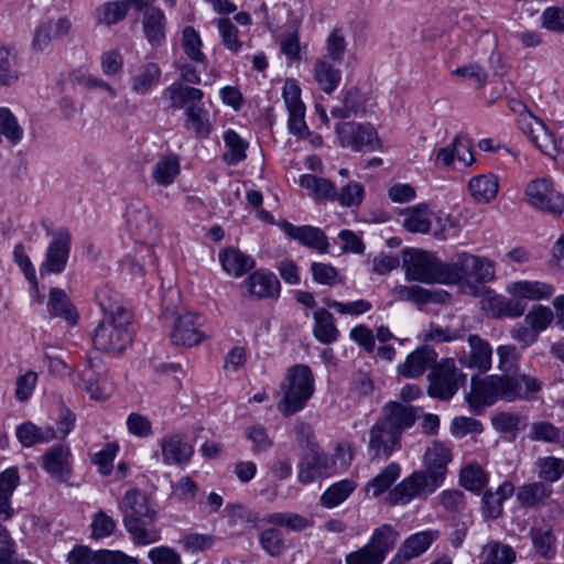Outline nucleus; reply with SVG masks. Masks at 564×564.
<instances>
[{
    "label": "nucleus",
    "instance_id": "nucleus-1",
    "mask_svg": "<svg viewBox=\"0 0 564 564\" xmlns=\"http://www.w3.org/2000/svg\"><path fill=\"white\" fill-rule=\"evenodd\" d=\"M451 459V449L444 443L434 441L424 454L425 468L413 471L390 490L387 502L398 506L406 505L414 498L426 499L444 482Z\"/></svg>",
    "mask_w": 564,
    "mask_h": 564
},
{
    "label": "nucleus",
    "instance_id": "nucleus-2",
    "mask_svg": "<svg viewBox=\"0 0 564 564\" xmlns=\"http://www.w3.org/2000/svg\"><path fill=\"white\" fill-rule=\"evenodd\" d=\"M542 382L530 375H491L484 379L471 377L469 402L491 405L498 399L503 401L533 400L541 391Z\"/></svg>",
    "mask_w": 564,
    "mask_h": 564
},
{
    "label": "nucleus",
    "instance_id": "nucleus-3",
    "mask_svg": "<svg viewBox=\"0 0 564 564\" xmlns=\"http://www.w3.org/2000/svg\"><path fill=\"white\" fill-rule=\"evenodd\" d=\"M284 395L280 410L284 415L301 411L314 393V376L306 365H295L288 370Z\"/></svg>",
    "mask_w": 564,
    "mask_h": 564
},
{
    "label": "nucleus",
    "instance_id": "nucleus-4",
    "mask_svg": "<svg viewBox=\"0 0 564 564\" xmlns=\"http://www.w3.org/2000/svg\"><path fill=\"white\" fill-rule=\"evenodd\" d=\"M467 376L456 367L453 358H444L434 364L427 376V394L431 398L448 401L466 383Z\"/></svg>",
    "mask_w": 564,
    "mask_h": 564
},
{
    "label": "nucleus",
    "instance_id": "nucleus-5",
    "mask_svg": "<svg viewBox=\"0 0 564 564\" xmlns=\"http://www.w3.org/2000/svg\"><path fill=\"white\" fill-rule=\"evenodd\" d=\"M403 268L409 281H417L426 284H443L444 262L433 252L417 249L405 250Z\"/></svg>",
    "mask_w": 564,
    "mask_h": 564
},
{
    "label": "nucleus",
    "instance_id": "nucleus-6",
    "mask_svg": "<svg viewBox=\"0 0 564 564\" xmlns=\"http://www.w3.org/2000/svg\"><path fill=\"white\" fill-rule=\"evenodd\" d=\"M130 325L122 318H102L94 332L95 348L109 354L121 352L132 340Z\"/></svg>",
    "mask_w": 564,
    "mask_h": 564
},
{
    "label": "nucleus",
    "instance_id": "nucleus-7",
    "mask_svg": "<svg viewBox=\"0 0 564 564\" xmlns=\"http://www.w3.org/2000/svg\"><path fill=\"white\" fill-rule=\"evenodd\" d=\"M527 203L534 209L552 215L564 212V196L556 191L546 177L535 178L528 183L525 188Z\"/></svg>",
    "mask_w": 564,
    "mask_h": 564
},
{
    "label": "nucleus",
    "instance_id": "nucleus-8",
    "mask_svg": "<svg viewBox=\"0 0 564 564\" xmlns=\"http://www.w3.org/2000/svg\"><path fill=\"white\" fill-rule=\"evenodd\" d=\"M78 386L91 399H107L113 391V384L108 378V369L99 358H89L78 372Z\"/></svg>",
    "mask_w": 564,
    "mask_h": 564
},
{
    "label": "nucleus",
    "instance_id": "nucleus-9",
    "mask_svg": "<svg viewBox=\"0 0 564 564\" xmlns=\"http://www.w3.org/2000/svg\"><path fill=\"white\" fill-rule=\"evenodd\" d=\"M335 131L340 144L355 151H375L381 147L377 131L370 124L341 122L336 126Z\"/></svg>",
    "mask_w": 564,
    "mask_h": 564
},
{
    "label": "nucleus",
    "instance_id": "nucleus-10",
    "mask_svg": "<svg viewBox=\"0 0 564 564\" xmlns=\"http://www.w3.org/2000/svg\"><path fill=\"white\" fill-rule=\"evenodd\" d=\"M127 224L135 240L152 243L159 236V225L141 199H132L126 209Z\"/></svg>",
    "mask_w": 564,
    "mask_h": 564
},
{
    "label": "nucleus",
    "instance_id": "nucleus-11",
    "mask_svg": "<svg viewBox=\"0 0 564 564\" xmlns=\"http://www.w3.org/2000/svg\"><path fill=\"white\" fill-rule=\"evenodd\" d=\"M334 465V459L318 445H311L305 448L300 459L297 480L304 485L311 484L318 478L328 476Z\"/></svg>",
    "mask_w": 564,
    "mask_h": 564
},
{
    "label": "nucleus",
    "instance_id": "nucleus-12",
    "mask_svg": "<svg viewBox=\"0 0 564 564\" xmlns=\"http://www.w3.org/2000/svg\"><path fill=\"white\" fill-rule=\"evenodd\" d=\"M70 240L68 229L59 228L57 230L53 240L48 243L45 260L40 267L42 275L61 273L65 270L70 251Z\"/></svg>",
    "mask_w": 564,
    "mask_h": 564
},
{
    "label": "nucleus",
    "instance_id": "nucleus-13",
    "mask_svg": "<svg viewBox=\"0 0 564 564\" xmlns=\"http://www.w3.org/2000/svg\"><path fill=\"white\" fill-rule=\"evenodd\" d=\"M399 432L391 429L383 420L379 419L369 431V451L372 457H389L401 444Z\"/></svg>",
    "mask_w": 564,
    "mask_h": 564
},
{
    "label": "nucleus",
    "instance_id": "nucleus-14",
    "mask_svg": "<svg viewBox=\"0 0 564 564\" xmlns=\"http://www.w3.org/2000/svg\"><path fill=\"white\" fill-rule=\"evenodd\" d=\"M123 527L135 545H150L161 540V530L156 525V518L124 516Z\"/></svg>",
    "mask_w": 564,
    "mask_h": 564
},
{
    "label": "nucleus",
    "instance_id": "nucleus-15",
    "mask_svg": "<svg viewBox=\"0 0 564 564\" xmlns=\"http://www.w3.org/2000/svg\"><path fill=\"white\" fill-rule=\"evenodd\" d=\"M203 318L192 312L178 316L171 332V340L175 345L194 346L200 343L204 334L200 330Z\"/></svg>",
    "mask_w": 564,
    "mask_h": 564
},
{
    "label": "nucleus",
    "instance_id": "nucleus-16",
    "mask_svg": "<svg viewBox=\"0 0 564 564\" xmlns=\"http://www.w3.org/2000/svg\"><path fill=\"white\" fill-rule=\"evenodd\" d=\"M467 343L469 351L463 352L458 361L469 369L487 372L491 368L492 348L490 344L477 334L469 335Z\"/></svg>",
    "mask_w": 564,
    "mask_h": 564
},
{
    "label": "nucleus",
    "instance_id": "nucleus-17",
    "mask_svg": "<svg viewBox=\"0 0 564 564\" xmlns=\"http://www.w3.org/2000/svg\"><path fill=\"white\" fill-rule=\"evenodd\" d=\"M96 301L104 313V318H122L132 322V312L127 307L121 295L113 289L104 285L96 291Z\"/></svg>",
    "mask_w": 564,
    "mask_h": 564
},
{
    "label": "nucleus",
    "instance_id": "nucleus-18",
    "mask_svg": "<svg viewBox=\"0 0 564 564\" xmlns=\"http://www.w3.org/2000/svg\"><path fill=\"white\" fill-rule=\"evenodd\" d=\"M437 352L430 346H422L408 355L405 360L400 364L397 371L404 378H417L422 376L427 368L436 364Z\"/></svg>",
    "mask_w": 564,
    "mask_h": 564
},
{
    "label": "nucleus",
    "instance_id": "nucleus-19",
    "mask_svg": "<svg viewBox=\"0 0 564 564\" xmlns=\"http://www.w3.org/2000/svg\"><path fill=\"white\" fill-rule=\"evenodd\" d=\"M282 230L292 239L305 247L316 249L321 253L328 251V240L325 232L313 226H295L286 220L281 223Z\"/></svg>",
    "mask_w": 564,
    "mask_h": 564
},
{
    "label": "nucleus",
    "instance_id": "nucleus-20",
    "mask_svg": "<svg viewBox=\"0 0 564 564\" xmlns=\"http://www.w3.org/2000/svg\"><path fill=\"white\" fill-rule=\"evenodd\" d=\"M70 451L66 445H54L43 456L44 469L59 481H66L72 474Z\"/></svg>",
    "mask_w": 564,
    "mask_h": 564
},
{
    "label": "nucleus",
    "instance_id": "nucleus-21",
    "mask_svg": "<svg viewBox=\"0 0 564 564\" xmlns=\"http://www.w3.org/2000/svg\"><path fill=\"white\" fill-rule=\"evenodd\" d=\"M242 284L249 294L259 299H272L280 293V282L278 278L269 271L257 270L251 273Z\"/></svg>",
    "mask_w": 564,
    "mask_h": 564
},
{
    "label": "nucleus",
    "instance_id": "nucleus-22",
    "mask_svg": "<svg viewBox=\"0 0 564 564\" xmlns=\"http://www.w3.org/2000/svg\"><path fill=\"white\" fill-rule=\"evenodd\" d=\"M163 462L167 465H186L193 454V447L181 435L164 436L160 441Z\"/></svg>",
    "mask_w": 564,
    "mask_h": 564
},
{
    "label": "nucleus",
    "instance_id": "nucleus-23",
    "mask_svg": "<svg viewBox=\"0 0 564 564\" xmlns=\"http://www.w3.org/2000/svg\"><path fill=\"white\" fill-rule=\"evenodd\" d=\"M380 419L402 436L403 432L415 423L416 412L413 406L391 401L384 405L383 415Z\"/></svg>",
    "mask_w": 564,
    "mask_h": 564
},
{
    "label": "nucleus",
    "instance_id": "nucleus-24",
    "mask_svg": "<svg viewBox=\"0 0 564 564\" xmlns=\"http://www.w3.org/2000/svg\"><path fill=\"white\" fill-rule=\"evenodd\" d=\"M142 28L147 41L153 46H161L165 42L166 18L164 12L156 7L144 10Z\"/></svg>",
    "mask_w": 564,
    "mask_h": 564
},
{
    "label": "nucleus",
    "instance_id": "nucleus-25",
    "mask_svg": "<svg viewBox=\"0 0 564 564\" xmlns=\"http://www.w3.org/2000/svg\"><path fill=\"white\" fill-rule=\"evenodd\" d=\"M70 28L72 23L66 18H59L56 21H47L41 24L34 32L32 48L37 52L44 51L53 39L67 35Z\"/></svg>",
    "mask_w": 564,
    "mask_h": 564
},
{
    "label": "nucleus",
    "instance_id": "nucleus-26",
    "mask_svg": "<svg viewBox=\"0 0 564 564\" xmlns=\"http://www.w3.org/2000/svg\"><path fill=\"white\" fill-rule=\"evenodd\" d=\"M508 294L519 297L520 300L540 301L549 299L554 293L551 284L540 281H516L507 285Z\"/></svg>",
    "mask_w": 564,
    "mask_h": 564
},
{
    "label": "nucleus",
    "instance_id": "nucleus-27",
    "mask_svg": "<svg viewBox=\"0 0 564 564\" xmlns=\"http://www.w3.org/2000/svg\"><path fill=\"white\" fill-rule=\"evenodd\" d=\"M119 510L124 516L156 518V511L150 506L148 496L139 489H130L119 502Z\"/></svg>",
    "mask_w": 564,
    "mask_h": 564
},
{
    "label": "nucleus",
    "instance_id": "nucleus-28",
    "mask_svg": "<svg viewBox=\"0 0 564 564\" xmlns=\"http://www.w3.org/2000/svg\"><path fill=\"white\" fill-rule=\"evenodd\" d=\"M436 159L445 166H451L455 160L465 165H471L475 162L470 142L460 135H457L451 145L441 148L436 153Z\"/></svg>",
    "mask_w": 564,
    "mask_h": 564
},
{
    "label": "nucleus",
    "instance_id": "nucleus-29",
    "mask_svg": "<svg viewBox=\"0 0 564 564\" xmlns=\"http://www.w3.org/2000/svg\"><path fill=\"white\" fill-rule=\"evenodd\" d=\"M474 254L458 253L452 263H444L443 284H457L473 278Z\"/></svg>",
    "mask_w": 564,
    "mask_h": 564
},
{
    "label": "nucleus",
    "instance_id": "nucleus-30",
    "mask_svg": "<svg viewBox=\"0 0 564 564\" xmlns=\"http://www.w3.org/2000/svg\"><path fill=\"white\" fill-rule=\"evenodd\" d=\"M430 207L425 203L402 210V226L412 234H427L431 230Z\"/></svg>",
    "mask_w": 564,
    "mask_h": 564
},
{
    "label": "nucleus",
    "instance_id": "nucleus-31",
    "mask_svg": "<svg viewBox=\"0 0 564 564\" xmlns=\"http://www.w3.org/2000/svg\"><path fill=\"white\" fill-rule=\"evenodd\" d=\"M468 191L476 203L487 204L496 198L499 191L497 175L488 173L470 178Z\"/></svg>",
    "mask_w": 564,
    "mask_h": 564
},
{
    "label": "nucleus",
    "instance_id": "nucleus-32",
    "mask_svg": "<svg viewBox=\"0 0 564 564\" xmlns=\"http://www.w3.org/2000/svg\"><path fill=\"white\" fill-rule=\"evenodd\" d=\"M20 482L18 469L8 468L0 474V518L9 520L14 514L11 507V497Z\"/></svg>",
    "mask_w": 564,
    "mask_h": 564
},
{
    "label": "nucleus",
    "instance_id": "nucleus-33",
    "mask_svg": "<svg viewBox=\"0 0 564 564\" xmlns=\"http://www.w3.org/2000/svg\"><path fill=\"white\" fill-rule=\"evenodd\" d=\"M218 257L224 271L236 278L242 276L256 264L250 256L235 248L220 251Z\"/></svg>",
    "mask_w": 564,
    "mask_h": 564
},
{
    "label": "nucleus",
    "instance_id": "nucleus-34",
    "mask_svg": "<svg viewBox=\"0 0 564 564\" xmlns=\"http://www.w3.org/2000/svg\"><path fill=\"white\" fill-rule=\"evenodd\" d=\"M161 68L156 63H145L139 67L131 77V89L139 96L149 94L153 87L160 84Z\"/></svg>",
    "mask_w": 564,
    "mask_h": 564
},
{
    "label": "nucleus",
    "instance_id": "nucleus-35",
    "mask_svg": "<svg viewBox=\"0 0 564 564\" xmlns=\"http://www.w3.org/2000/svg\"><path fill=\"white\" fill-rule=\"evenodd\" d=\"M47 310L51 316L61 317L70 325H75L78 321V313L75 306L62 289L54 288L50 291Z\"/></svg>",
    "mask_w": 564,
    "mask_h": 564
},
{
    "label": "nucleus",
    "instance_id": "nucleus-36",
    "mask_svg": "<svg viewBox=\"0 0 564 564\" xmlns=\"http://www.w3.org/2000/svg\"><path fill=\"white\" fill-rule=\"evenodd\" d=\"M180 173V158L171 153L159 158L152 169V178L159 186L167 187L174 183Z\"/></svg>",
    "mask_w": 564,
    "mask_h": 564
},
{
    "label": "nucleus",
    "instance_id": "nucleus-37",
    "mask_svg": "<svg viewBox=\"0 0 564 564\" xmlns=\"http://www.w3.org/2000/svg\"><path fill=\"white\" fill-rule=\"evenodd\" d=\"M514 487L510 481L502 482L496 491L486 490L482 496V512L485 517L497 519L502 514L503 501L513 494Z\"/></svg>",
    "mask_w": 564,
    "mask_h": 564
},
{
    "label": "nucleus",
    "instance_id": "nucleus-38",
    "mask_svg": "<svg viewBox=\"0 0 564 564\" xmlns=\"http://www.w3.org/2000/svg\"><path fill=\"white\" fill-rule=\"evenodd\" d=\"M313 76L319 88L327 95L333 94L341 80L340 69L325 58L315 63Z\"/></svg>",
    "mask_w": 564,
    "mask_h": 564
},
{
    "label": "nucleus",
    "instance_id": "nucleus-39",
    "mask_svg": "<svg viewBox=\"0 0 564 564\" xmlns=\"http://www.w3.org/2000/svg\"><path fill=\"white\" fill-rule=\"evenodd\" d=\"M552 494L550 485L541 481L522 485L517 490L520 506L533 508L542 505Z\"/></svg>",
    "mask_w": 564,
    "mask_h": 564
},
{
    "label": "nucleus",
    "instance_id": "nucleus-40",
    "mask_svg": "<svg viewBox=\"0 0 564 564\" xmlns=\"http://www.w3.org/2000/svg\"><path fill=\"white\" fill-rule=\"evenodd\" d=\"M313 318L315 321L313 334L319 343L330 344L338 338L339 332L335 326V318L330 312L326 308H317L313 314Z\"/></svg>",
    "mask_w": 564,
    "mask_h": 564
},
{
    "label": "nucleus",
    "instance_id": "nucleus-41",
    "mask_svg": "<svg viewBox=\"0 0 564 564\" xmlns=\"http://www.w3.org/2000/svg\"><path fill=\"white\" fill-rule=\"evenodd\" d=\"M56 432L52 426L39 427L35 424L28 422L17 427V437L19 442L25 446L31 447L35 444L47 443L56 438Z\"/></svg>",
    "mask_w": 564,
    "mask_h": 564
},
{
    "label": "nucleus",
    "instance_id": "nucleus-42",
    "mask_svg": "<svg viewBox=\"0 0 564 564\" xmlns=\"http://www.w3.org/2000/svg\"><path fill=\"white\" fill-rule=\"evenodd\" d=\"M357 484L351 479H343L329 486L321 496L319 503L324 508L333 509L346 501L356 490Z\"/></svg>",
    "mask_w": 564,
    "mask_h": 564
},
{
    "label": "nucleus",
    "instance_id": "nucleus-43",
    "mask_svg": "<svg viewBox=\"0 0 564 564\" xmlns=\"http://www.w3.org/2000/svg\"><path fill=\"white\" fill-rule=\"evenodd\" d=\"M398 536V532L390 524H382L373 531L367 544L376 554L380 555V560L383 562L387 554L394 547Z\"/></svg>",
    "mask_w": 564,
    "mask_h": 564
},
{
    "label": "nucleus",
    "instance_id": "nucleus-44",
    "mask_svg": "<svg viewBox=\"0 0 564 564\" xmlns=\"http://www.w3.org/2000/svg\"><path fill=\"white\" fill-rule=\"evenodd\" d=\"M530 536L534 551L545 560H552L556 554V539L551 529L533 527Z\"/></svg>",
    "mask_w": 564,
    "mask_h": 564
},
{
    "label": "nucleus",
    "instance_id": "nucleus-45",
    "mask_svg": "<svg viewBox=\"0 0 564 564\" xmlns=\"http://www.w3.org/2000/svg\"><path fill=\"white\" fill-rule=\"evenodd\" d=\"M117 556L110 550L91 551L88 546L79 545L74 547L67 555L69 564H108Z\"/></svg>",
    "mask_w": 564,
    "mask_h": 564
},
{
    "label": "nucleus",
    "instance_id": "nucleus-46",
    "mask_svg": "<svg viewBox=\"0 0 564 564\" xmlns=\"http://www.w3.org/2000/svg\"><path fill=\"white\" fill-rule=\"evenodd\" d=\"M528 438L533 442L558 445L562 438V429L550 421H535L529 426Z\"/></svg>",
    "mask_w": 564,
    "mask_h": 564
},
{
    "label": "nucleus",
    "instance_id": "nucleus-47",
    "mask_svg": "<svg viewBox=\"0 0 564 564\" xmlns=\"http://www.w3.org/2000/svg\"><path fill=\"white\" fill-rule=\"evenodd\" d=\"M438 536L440 532L436 530L422 531L409 536L401 547L414 558L423 554Z\"/></svg>",
    "mask_w": 564,
    "mask_h": 564
},
{
    "label": "nucleus",
    "instance_id": "nucleus-48",
    "mask_svg": "<svg viewBox=\"0 0 564 564\" xmlns=\"http://www.w3.org/2000/svg\"><path fill=\"white\" fill-rule=\"evenodd\" d=\"M482 553L489 564H512L517 560L513 547L498 541L488 542L482 547Z\"/></svg>",
    "mask_w": 564,
    "mask_h": 564
},
{
    "label": "nucleus",
    "instance_id": "nucleus-49",
    "mask_svg": "<svg viewBox=\"0 0 564 564\" xmlns=\"http://www.w3.org/2000/svg\"><path fill=\"white\" fill-rule=\"evenodd\" d=\"M129 12V1L106 2L97 9V21L105 25H112L122 21Z\"/></svg>",
    "mask_w": 564,
    "mask_h": 564
},
{
    "label": "nucleus",
    "instance_id": "nucleus-50",
    "mask_svg": "<svg viewBox=\"0 0 564 564\" xmlns=\"http://www.w3.org/2000/svg\"><path fill=\"white\" fill-rule=\"evenodd\" d=\"M224 141L227 147L224 158L228 164L236 165L246 159L248 143L237 132L234 130L226 131Z\"/></svg>",
    "mask_w": 564,
    "mask_h": 564
},
{
    "label": "nucleus",
    "instance_id": "nucleus-51",
    "mask_svg": "<svg viewBox=\"0 0 564 564\" xmlns=\"http://www.w3.org/2000/svg\"><path fill=\"white\" fill-rule=\"evenodd\" d=\"M182 46L188 58L196 63H203L206 58L202 52V40L193 26H185L182 32Z\"/></svg>",
    "mask_w": 564,
    "mask_h": 564
},
{
    "label": "nucleus",
    "instance_id": "nucleus-52",
    "mask_svg": "<svg viewBox=\"0 0 564 564\" xmlns=\"http://www.w3.org/2000/svg\"><path fill=\"white\" fill-rule=\"evenodd\" d=\"M538 476L550 482L558 480L564 474V459L554 456L539 458L535 463Z\"/></svg>",
    "mask_w": 564,
    "mask_h": 564
},
{
    "label": "nucleus",
    "instance_id": "nucleus-53",
    "mask_svg": "<svg viewBox=\"0 0 564 564\" xmlns=\"http://www.w3.org/2000/svg\"><path fill=\"white\" fill-rule=\"evenodd\" d=\"M265 522L285 527L292 531H302L311 525V522L303 516L293 512H274L265 517Z\"/></svg>",
    "mask_w": 564,
    "mask_h": 564
},
{
    "label": "nucleus",
    "instance_id": "nucleus-54",
    "mask_svg": "<svg viewBox=\"0 0 564 564\" xmlns=\"http://www.w3.org/2000/svg\"><path fill=\"white\" fill-rule=\"evenodd\" d=\"M185 115L196 137L207 138L210 134L213 127L208 119L207 110L197 106H188L185 110Z\"/></svg>",
    "mask_w": 564,
    "mask_h": 564
},
{
    "label": "nucleus",
    "instance_id": "nucleus-55",
    "mask_svg": "<svg viewBox=\"0 0 564 564\" xmlns=\"http://www.w3.org/2000/svg\"><path fill=\"white\" fill-rule=\"evenodd\" d=\"M399 475L400 466L395 463H390L369 482L368 487L372 489V495L378 497L390 488Z\"/></svg>",
    "mask_w": 564,
    "mask_h": 564
},
{
    "label": "nucleus",
    "instance_id": "nucleus-56",
    "mask_svg": "<svg viewBox=\"0 0 564 564\" xmlns=\"http://www.w3.org/2000/svg\"><path fill=\"white\" fill-rule=\"evenodd\" d=\"M532 139L536 148L546 155L554 156L561 150V141L542 122H539V129Z\"/></svg>",
    "mask_w": 564,
    "mask_h": 564
},
{
    "label": "nucleus",
    "instance_id": "nucleus-57",
    "mask_svg": "<svg viewBox=\"0 0 564 564\" xmlns=\"http://www.w3.org/2000/svg\"><path fill=\"white\" fill-rule=\"evenodd\" d=\"M259 541L263 551L271 556H279L285 549L282 531L275 528L263 530Z\"/></svg>",
    "mask_w": 564,
    "mask_h": 564
},
{
    "label": "nucleus",
    "instance_id": "nucleus-58",
    "mask_svg": "<svg viewBox=\"0 0 564 564\" xmlns=\"http://www.w3.org/2000/svg\"><path fill=\"white\" fill-rule=\"evenodd\" d=\"M488 481L485 470L477 465H469L460 471V484L467 490L479 491Z\"/></svg>",
    "mask_w": 564,
    "mask_h": 564
},
{
    "label": "nucleus",
    "instance_id": "nucleus-59",
    "mask_svg": "<svg viewBox=\"0 0 564 564\" xmlns=\"http://www.w3.org/2000/svg\"><path fill=\"white\" fill-rule=\"evenodd\" d=\"M0 134L4 135L10 142L18 143L23 135V130L19 126L17 118L8 108L0 107Z\"/></svg>",
    "mask_w": 564,
    "mask_h": 564
},
{
    "label": "nucleus",
    "instance_id": "nucleus-60",
    "mask_svg": "<svg viewBox=\"0 0 564 564\" xmlns=\"http://www.w3.org/2000/svg\"><path fill=\"white\" fill-rule=\"evenodd\" d=\"M15 57L9 47L0 43V87L9 86L18 79V72L14 69Z\"/></svg>",
    "mask_w": 564,
    "mask_h": 564
},
{
    "label": "nucleus",
    "instance_id": "nucleus-61",
    "mask_svg": "<svg viewBox=\"0 0 564 564\" xmlns=\"http://www.w3.org/2000/svg\"><path fill=\"white\" fill-rule=\"evenodd\" d=\"M553 321V312L550 307L543 305L533 306L525 315L524 322L531 326L538 334L544 330Z\"/></svg>",
    "mask_w": 564,
    "mask_h": 564
},
{
    "label": "nucleus",
    "instance_id": "nucleus-62",
    "mask_svg": "<svg viewBox=\"0 0 564 564\" xmlns=\"http://www.w3.org/2000/svg\"><path fill=\"white\" fill-rule=\"evenodd\" d=\"M347 47V42L343 29H334L326 40V51L328 57L334 62H341Z\"/></svg>",
    "mask_w": 564,
    "mask_h": 564
},
{
    "label": "nucleus",
    "instance_id": "nucleus-63",
    "mask_svg": "<svg viewBox=\"0 0 564 564\" xmlns=\"http://www.w3.org/2000/svg\"><path fill=\"white\" fill-rule=\"evenodd\" d=\"M117 528L116 521L105 511L94 514L91 521V538L99 540L113 534Z\"/></svg>",
    "mask_w": 564,
    "mask_h": 564
},
{
    "label": "nucleus",
    "instance_id": "nucleus-64",
    "mask_svg": "<svg viewBox=\"0 0 564 564\" xmlns=\"http://www.w3.org/2000/svg\"><path fill=\"white\" fill-rule=\"evenodd\" d=\"M148 558L152 564H183L181 554L165 545L151 549L148 552Z\"/></svg>",
    "mask_w": 564,
    "mask_h": 564
}]
</instances>
